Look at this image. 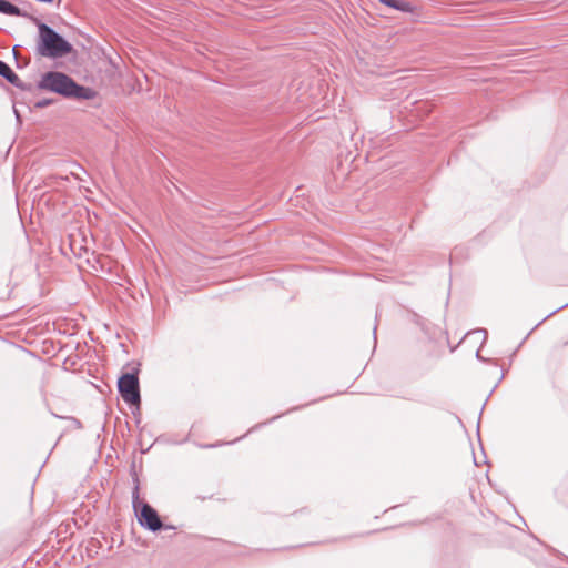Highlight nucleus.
I'll return each instance as SVG.
<instances>
[{
    "instance_id": "obj_1",
    "label": "nucleus",
    "mask_w": 568,
    "mask_h": 568,
    "mask_svg": "<svg viewBox=\"0 0 568 568\" xmlns=\"http://www.w3.org/2000/svg\"><path fill=\"white\" fill-rule=\"evenodd\" d=\"M39 87L65 97L81 99H92L94 97V92L91 89L78 85L70 77L61 72L45 73Z\"/></svg>"
},
{
    "instance_id": "obj_2",
    "label": "nucleus",
    "mask_w": 568,
    "mask_h": 568,
    "mask_svg": "<svg viewBox=\"0 0 568 568\" xmlns=\"http://www.w3.org/2000/svg\"><path fill=\"white\" fill-rule=\"evenodd\" d=\"M72 47L47 24L39 26L38 52L43 57L58 58L69 54Z\"/></svg>"
},
{
    "instance_id": "obj_3",
    "label": "nucleus",
    "mask_w": 568,
    "mask_h": 568,
    "mask_svg": "<svg viewBox=\"0 0 568 568\" xmlns=\"http://www.w3.org/2000/svg\"><path fill=\"white\" fill-rule=\"evenodd\" d=\"M139 371L123 374L118 382L119 392L125 403L131 405L140 404Z\"/></svg>"
},
{
    "instance_id": "obj_4",
    "label": "nucleus",
    "mask_w": 568,
    "mask_h": 568,
    "mask_svg": "<svg viewBox=\"0 0 568 568\" xmlns=\"http://www.w3.org/2000/svg\"><path fill=\"white\" fill-rule=\"evenodd\" d=\"M133 507L140 525L152 531L161 529L162 521L155 509H153L149 504L140 501L139 497L136 496L133 501Z\"/></svg>"
},
{
    "instance_id": "obj_5",
    "label": "nucleus",
    "mask_w": 568,
    "mask_h": 568,
    "mask_svg": "<svg viewBox=\"0 0 568 568\" xmlns=\"http://www.w3.org/2000/svg\"><path fill=\"white\" fill-rule=\"evenodd\" d=\"M382 3H384L387 7H390L393 9L403 11V12H414L415 8L414 6L405 0H379Z\"/></svg>"
},
{
    "instance_id": "obj_6",
    "label": "nucleus",
    "mask_w": 568,
    "mask_h": 568,
    "mask_svg": "<svg viewBox=\"0 0 568 568\" xmlns=\"http://www.w3.org/2000/svg\"><path fill=\"white\" fill-rule=\"evenodd\" d=\"M0 12L8 16H21V10L6 0H0Z\"/></svg>"
},
{
    "instance_id": "obj_7",
    "label": "nucleus",
    "mask_w": 568,
    "mask_h": 568,
    "mask_svg": "<svg viewBox=\"0 0 568 568\" xmlns=\"http://www.w3.org/2000/svg\"><path fill=\"white\" fill-rule=\"evenodd\" d=\"M0 75L6 78L9 82L14 83L18 80V75L11 70V68L0 60Z\"/></svg>"
},
{
    "instance_id": "obj_8",
    "label": "nucleus",
    "mask_w": 568,
    "mask_h": 568,
    "mask_svg": "<svg viewBox=\"0 0 568 568\" xmlns=\"http://www.w3.org/2000/svg\"><path fill=\"white\" fill-rule=\"evenodd\" d=\"M47 104H48L47 101H40V102L37 103V106H44Z\"/></svg>"
}]
</instances>
